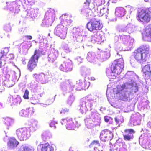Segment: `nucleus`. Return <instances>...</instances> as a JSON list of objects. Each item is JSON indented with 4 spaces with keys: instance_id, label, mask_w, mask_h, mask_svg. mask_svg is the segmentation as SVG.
<instances>
[{
    "instance_id": "1",
    "label": "nucleus",
    "mask_w": 151,
    "mask_h": 151,
    "mask_svg": "<svg viewBox=\"0 0 151 151\" xmlns=\"http://www.w3.org/2000/svg\"><path fill=\"white\" fill-rule=\"evenodd\" d=\"M124 62L122 58L114 60L112 63L111 70H106V73L110 79H114L121 73L124 68Z\"/></svg>"
},
{
    "instance_id": "2",
    "label": "nucleus",
    "mask_w": 151,
    "mask_h": 151,
    "mask_svg": "<svg viewBox=\"0 0 151 151\" xmlns=\"http://www.w3.org/2000/svg\"><path fill=\"white\" fill-rule=\"evenodd\" d=\"M149 48L145 46L137 48L132 53V56L138 63L143 64L149 60L150 58Z\"/></svg>"
},
{
    "instance_id": "3",
    "label": "nucleus",
    "mask_w": 151,
    "mask_h": 151,
    "mask_svg": "<svg viewBox=\"0 0 151 151\" xmlns=\"http://www.w3.org/2000/svg\"><path fill=\"white\" fill-rule=\"evenodd\" d=\"M69 109L65 108L62 109L60 111V113L63 116L65 115V118L62 119L61 123L63 125L66 126V128L69 130L74 129L77 124V122L74 119H72L69 117L66 116H69Z\"/></svg>"
},
{
    "instance_id": "4",
    "label": "nucleus",
    "mask_w": 151,
    "mask_h": 151,
    "mask_svg": "<svg viewBox=\"0 0 151 151\" xmlns=\"http://www.w3.org/2000/svg\"><path fill=\"white\" fill-rule=\"evenodd\" d=\"M151 8L150 7L142 9L137 14L136 18L140 22L148 23L151 19Z\"/></svg>"
},
{
    "instance_id": "5",
    "label": "nucleus",
    "mask_w": 151,
    "mask_h": 151,
    "mask_svg": "<svg viewBox=\"0 0 151 151\" xmlns=\"http://www.w3.org/2000/svg\"><path fill=\"white\" fill-rule=\"evenodd\" d=\"M41 52L39 50H35L33 55L29 60L27 65V69L30 71H32L37 67L40 54Z\"/></svg>"
},
{
    "instance_id": "6",
    "label": "nucleus",
    "mask_w": 151,
    "mask_h": 151,
    "mask_svg": "<svg viewBox=\"0 0 151 151\" xmlns=\"http://www.w3.org/2000/svg\"><path fill=\"white\" fill-rule=\"evenodd\" d=\"M86 26L88 29L91 32L101 30L103 27L100 23V20L95 18L91 19L87 23Z\"/></svg>"
},
{
    "instance_id": "7",
    "label": "nucleus",
    "mask_w": 151,
    "mask_h": 151,
    "mask_svg": "<svg viewBox=\"0 0 151 151\" xmlns=\"http://www.w3.org/2000/svg\"><path fill=\"white\" fill-rule=\"evenodd\" d=\"M15 133L17 137L20 141L26 140L28 139L31 135L29 130L24 127L17 129Z\"/></svg>"
},
{
    "instance_id": "8",
    "label": "nucleus",
    "mask_w": 151,
    "mask_h": 151,
    "mask_svg": "<svg viewBox=\"0 0 151 151\" xmlns=\"http://www.w3.org/2000/svg\"><path fill=\"white\" fill-rule=\"evenodd\" d=\"M113 137L112 133L107 129L102 131L100 136L101 140L104 142L106 141L107 140H111Z\"/></svg>"
},
{
    "instance_id": "9",
    "label": "nucleus",
    "mask_w": 151,
    "mask_h": 151,
    "mask_svg": "<svg viewBox=\"0 0 151 151\" xmlns=\"http://www.w3.org/2000/svg\"><path fill=\"white\" fill-rule=\"evenodd\" d=\"M142 72L144 74L145 79H150L151 81V65H145L142 68Z\"/></svg>"
},
{
    "instance_id": "10",
    "label": "nucleus",
    "mask_w": 151,
    "mask_h": 151,
    "mask_svg": "<svg viewBox=\"0 0 151 151\" xmlns=\"http://www.w3.org/2000/svg\"><path fill=\"white\" fill-rule=\"evenodd\" d=\"M59 68L61 70L65 72L69 73L72 71L73 66L70 62H65L62 64Z\"/></svg>"
},
{
    "instance_id": "11",
    "label": "nucleus",
    "mask_w": 151,
    "mask_h": 151,
    "mask_svg": "<svg viewBox=\"0 0 151 151\" xmlns=\"http://www.w3.org/2000/svg\"><path fill=\"white\" fill-rule=\"evenodd\" d=\"M38 151H54V148L48 142L40 144L38 146Z\"/></svg>"
},
{
    "instance_id": "12",
    "label": "nucleus",
    "mask_w": 151,
    "mask_h": 151,
    "mask_svg": "<svg viewBox=\"0 0 151 151\" xmlns=\"http://www.w3.org/2000/svg\"><path fill=\"white\" fill-rule=\"evenodd\" d=\"M124 132L127 134L123 135L124 139L125 141H130L133 139L134 136L133 134L135 133V131L132 129H126L124 130Z\"/></svg>"
},
{
    "instance_id": "13",
    "label": "nucleus",
    "mask_w": 151,
    "mask_h": 151,
    "mask_svg": "<svg viewBox=\"0 0 151 151\" xmlns=\"http://www.w3.org/2000/svg\"><path fill=\"white\" fill-rule=\"evenodd\" d=\"M104 9L103 8L100 9L98 7H94L93 8L92 10L90 9H88L86 10V14L88 16L89 15H91V13L92 12H93V10L95 11L96 14L97 15H102L104 14L103 11L104 10Z\"/></svg>"
},
{
    "instance_id": "14",
    "label": "nucleus",
    "mask_w": 151,
    "mask_h": 151,
    "mask_svg": "<svg viewBox=\"0 0 151 151\" xmlns=\"http://www.w3.org/2000/svg\"><path fill=\"white\" fill-rule=\"evenodd\" d=\"M121 38L122 39L124 43L132 46L133 45L134 40L130 37L129 35H122L121 36Z\"/></svg>"
},
{
    "instance_id": "15",
    "label": "nucleus",
    "mask_w": 151,
    "mask_h": 151,
    "mask_svg": "<svg viewBox=\"0 0 151 151\" xmlns=\"http://www.w3.org/2000/svg\"><path fill=\"white\" fill-rule=\"evenodd\" d=\"M34 112L33 109L29 107L21 110L19 112V115L22 116H24L29 115H32Z\"/></svg>"
},
{
    "instance_id": "16",
    "label": "nucleus",
    "mask_w": 151,
    "mask_h": 151,
    "mask_svg": "<svg viewBox=\"0 0 151 151\" xmlns=\"http://www.w3.org/2000/svg\"><path fill=\"white\" fill-rule=\"evenodd\" d=\"M58 55V51L55 49H53L48 55V60L50 62H53L56 60Z\"/></svg>"
},
{
    "instance_id": "17",
    "label": "nucleus",
    "mask_w": 151,
    "mask_h": 151,
    "mask_svg": "<svg viewBox=\"0 0 151 151\" xmlns=\"http://www.w3.org/2000/svg\"><path fill=\"white\" fill-rule=\"evenodd\" d=\"M19 144V142L14 137L10 138L7 143V145L10 148L16 147Z\"/></svg>"
},
{
    "instance_id": "18",
    "label": "nucleus",
    "mask_w": 151,
    "mask_h": 151,
    "mask_svg": "<svg viewBox=\"0 0 151 151\" xmlns=\"http://www.w3.org/2000/svg\"><path fill=\"white\" fill-rule=\"evenodd\" d=\"M33 77L42 84L46 83V80L45 77V75L44 74H35L33 75Z\"/></svg>"
},
{
    "instance_id": "19",
    "label": "nucleus",
    "mask_w": 151,
    "mask_h": 151,
    "mask_svg": "<svg viewBox=\"0 0 151 151\" xmlns=\"http://www.w3.org/2000/svg\"><path fill=\"white\" fill-rule=\"evenodd\" d=\"M144 34L147 38L151 40V24H148L145 27Z\"/></svg>"
},
{
    "instance_id": "20",
    "label": "nucleus",
    "mask_w": 151,
    "mask_h": 151,
    "mask_svg": "<svg viewBox=\"0 0 151 151\" xmlns=\"http://www.w3.org/2000/svg\"><path fill=\"white\" fill-rule=\"evenodd\" d=\"M146 149L151 150V136H147L143 140Z\"/></svg>"
},
{
    "instance_id": "21",
    "label": "nucleus",
    "mask_w": 151,
    "mask_h": 151,
    "mask_svg": "<svg viewBox=\"0 0 151 151\" xmlns=\"http://www.w3.org/2000/svg\"><path fill=\"white\" fill-rule=\"evenodd\" d=\"M125 9L121 7H119L116 8L115 11L116 14L119 17H122L124 16L125 13Z\"/></svg>"
},
{
    "instance_id": "22",
    "label": "nucleus",
    "mask_w": 151,
    "mask_h": 151,
    "mask_svg": "<svg viewBox=\"0 0 151 151\" xmlns=\"http://www.w3.org/2000/svg\"><path fill=\"white\" fill-rule=\"evenodd\" d=\"M9 52V49L7 47H5L0 52V68L1 67V58L4 56H6Z\"/></svg>"
},
{
    "instance_id": "23",
    "label": "nucleus",
    "mask_w": 151,
    "mask_h": 151,
    "mask_svg": "<svg viewBox=\"0 0 151 151\" xmlns=\"http://www.w3.org/2000/svg\"><path fill=\"white\" fill-rule=\"evenodd\" d=\"M64 30L65 29L64 26L62 24H59L55 27V32L56 34H57L58 32H61Z\"/></svg>"
},
{
    "instance_id": "24",
    "label": "nucleus",
    "mask_w": 151,
    "mask_h": 151,
    "mask_svg": "<svg viewBox=\"0 0 151 151\" xmlns=\"http://www.w3.org/2000/svg\"><path fill=\"white\" fill-rule=\"evenodd\" d=\"M52 137L50 134L47 133H45L42 135L41 138L42 141L46 142L48 141Z\"/></svg>"
},
{
    "instance_id": "25",
    "label": "nucleus",
    "mask_w": 151,
    "mask_h": 151,
    "mask_svg": "<svg viewBox=\"0 0 151 151\" xmlns=\"http://www.w3.org/2000/svg\"><path fill=\"white\" fill-rule=\"evenodd\" d=\"M55 14V12L54 10L52 9H50L47 11L45 14L46 17H52Z\"/></svg>"
},
{
    "instance_id": "26",
    "label": "nucleus",
    "mask_w": 151,
    "mask_h": 151,
    "mask_svg": "<svg viewBox=\"0 0 151 151\" xmlns=\"http://www.w3.org/2000/svg\"><path fill=\"white\" fill-rule=\"evenodd\" d=\"M56 34L57 35L59 36L61 39H64L66 37V32L65 30L61 32H58V33Z\"/></svg>"
},
{
    "instance_id": "27",
    "label": "nucleus",
    "mask_w": 151,
    "mask_h": 151,
    "mask_svg": "<svg viewBox=\"0 0 151 151\" xmlns=\"http://www.w3.org/2000/svg\"><path fill=\"white\" fill-rule=\"evenodd\" d=\"M13 120L10 118H6L5 119V123L7 125H11L13 123Z\"/></svg>"
},
{
    "instance_id": "28",
    "label": "nucleus",
    "mask_w": 151,
    "mask_h": 151,
    "mask_svg": "<svg viewBox=\"0 0 151 151\" xmlns=\"http://www.w3.org/2000/svg\"><path fill=\"white\" fill-rule=\"evenodd\" d=\"M83 83L82 82L80 81L78 82H77L76 84V89L77 90H81L83 89Z\"/></svg>"
},
{
    "instance_id": "29",
    "label": "nucleus",
    "mask_w": 151,
    "mask_h": 151,
    "mask_svg": "<svg viewBox=\"0 0 151 151\" xmlns=\"http://www.w3.org/2000/svg\"><path fill=\"white\" fill-rule=\"evenodd\" d=\"M79 110L82 114L85 113L86 111V105L83 106L82 105H80L79 106Z\"/></svg>"
},
{
    "instance_id": "30",
    "label": "nucleus",
    "mask_w": 151,
    "mask_h": 151,
    "mask_svg": "<svg viewBox=\"0 0 151 151\" xmlns=\"http://www.w3.org/2000/svg\"><path fill=\"white\" fill-rule=\"evenodd\" d=\"M104 119L105 122H109L111 120V122H109V123L111 124L112 123L111 121L112 120V118L110 117H109L107 116H105L104 117Z\"/></svg>"
},
{
    "instance_id": "31",
    "label": "nucleus",
    "mask_w": 151,
    "mask_h": 151,
    "mask_svg": "<svg viewBox=\"0 0 151 151\" xmlns=\"http://www.w3.org/2000/svg\"><path fill=\"white\" fill-rule=\"evenodd\" d=\"M136 119L134 120V122L136 123V124L137 125H139L140 124L141 120V116H137Z\"/></svg>"
},
{
    "instance_id": "32",
    "label": "nucleus",
    "mask_w": 151,
    "mask_h": 151,
    "mask_svg": "<svg viewBox=\"0 0 151 151\" xmlns=\"http://www.w3.org/2000/svg\"><path fill=\"white\" fill-rule=\"evenodd\" d=\"M98 145L99 146H100V144L98 140H93L91 143L90 145L91 146H93L94 145Z\"/></svg>"
},
{
    "instance_id": "33",
    "label": "nucleus",
    "mask_w": 151,
    "mask_h": 151,
    "mask_svg": "<svg viewBox=\"0 0 151 151\" xmlns=\"http://www.w3.org/2000/svg\"><path fill=\"white\" fill-rule=\"evenodd\" d=\"M22 149V151H34L33 149L30 148L27 146H23Z\"/></svg>"
},
{
    "instance_id": "34",
    "label": "nucleus",
    "mask_w": 151,
    "mask_h": 151,
    "mask_svg": "<svg viewBox=\"0 0 151 151\" xmlns=\"http://www.w3.org/2000/svg\"><path fill=\"white\" fill-rule=\"evenodd\" d=\"M29 92L28 90H26L24 92V94L23 96V98L25 99H27L29 98Z\"/></svg>"
},
{
    "instance_id": "35",
    "label": "nucleus",
    "mask_w": 151,
    "mask_h": 151,
    "mask_svg": "<svg viewBox=\"0 0 151 151\" xmlns=\"http://www.w3.org/2000/svg\"><path fill=\"white\" fill-rule=\"evenodd\" d=\"M6 58H7V60H9L14 59V57L13 54L11 53L9 54L6 57Z\"/></svg>"
},
{
    "instance_id": "36",
    "label": "nucleus",
    "mask_w": 151,
    "mask_h": 151,
    "mask_svg": "<svg viewBox=\"0 0 151 151\" xmlns=\"http://www.w3.org/2000/svg\"><path fill=\"white\" fill-rule=\"evenodd\" d=\"M55 123L54 121H52L51 122L50 124V126L53 128H56Z\"/></svg>"
},
{
    "instance_id": "37",
    "label": "nucleus",
    "mask_w": 151,
    "mask_h": 151,
    "mask_svg": "<svg viewBox=\"0 0 151 151\" xmlns=\"http://www.w3.org/2000/svg\"><path fill=\"white\" fill-rule=\"evenodd\" d=\"M132 27L131 26L130 24H129L127 25L125 27L124 30L127 31L129 30H130L131 29Z\"/></svg>"
},
{
    "instance_id": "38",
    "label": "nucleus",
    "mask_w": 151,
    "mask_h": 151,
    "mask_svg": "<svg viewBox=\"0 0 151 151\" xmlns=\"http://www.w3.org/2000/svg\"><path fill=\"white\" fill-rule=\"evenodd\" d=\"M91 0H86V1L84 3L86 5L89 6L91 2Z\"/></svg>"
},
{
    "instance_id": "39",
    "label": "nucleus",
    "mask_w": 151,
    "mask_h": 151,
    "mask_svg": "<svg viewBox=\"0 0 151 151\" xmlns=\"http://www.w3.org/2000/svg\"><path fill=\"white\" fill-rule=\"evenodd\" d=\"M25 37L29 40H31L32 39V37L31 35H26Z\"/></svg>"
},
{
    "instance_id": "40",
    "label": "nucleus",
    "mask_w": 151,
    "mask_h": 151,
    "mask_svg": "<svg viewBox=\"0 0 151 151\" xmlns=\"http://www.w3.org/2000/svg\"><path fill=\"white\" fill-rule=\"evenodd\" d=\"M7 6H8V8L10 10H11L12 9V7L13 6L12 5H11L10 4H9V5H7Z\"/></svg>"
},
{
    "instance_id": "41",
    "label": "nucleus",
    "mask_w": 151,
    "mask_h": 151,
    "mask_svg": "<svg viewBox=\"0 0 151 151\" xmlns=\"http://www.w3.org/2000/svg\"><path fill=\"white\" fill-rule=\"evenodd\" d=\"M115 121L117 124H118L119 122V119H118L117 117H115L114 119Z\"/></svg>"
},
{
    "instance_id": "42",
    "label": "nucleus",
    "mask_w": 151,
    "mask_h": 151,
    "mask_svg": "<svg viewBox=\"0 0 151 151\" xmlns=\"http://www.w3.org/2000/svg\"><path fill=\"white\" fill-rule=\"evenodd\" d=\"M69 151H76V150H74L72 147H70L69 149Z\"/></svg>"
},
{
    "instance_id": "43",
    "label": "nucleus",
    "mask_w": 151,
    "mask_h": 151,
    "mask_svg": "<svg viewBox=\"0 0 151 151\" xmlns=\"http://www.w3.org/2000/svg\"><path fill=\"white\" fill-rule=\"evenodd\" d=\"M125 84H123L122 86V88H123V89H124L125 88Z\"/></svg>"
},
{
    "instance_id": "44",
    "label": "nucleus",
    "mask_w": 151,
    "mask_h": 151,
    "mask_svg": "<svg viewBox=\"0 0 151 151\" xmlns=\"http://www.w3.org/2000/svg\"><path fill=\"white\" fill-rule=\"evenodd\" d=\"M149 0H144V1L145 2H148Z\"/></svg>"
},
{
    "instance_id": "45",
    "label": "nucleus",
    "mask_w": 151,
    "mask_h": 151,
    "mask_svg": "<svg viewBox=\"0 0 151 151\" xmlns=\"http://www.w3.org/2000/svg\"><path fill=\"white\" fill-rule=\"evenodd\" d=\"M110 151H112V150L111 149L110 150Z\"/></svg>"
}]
</instances>
